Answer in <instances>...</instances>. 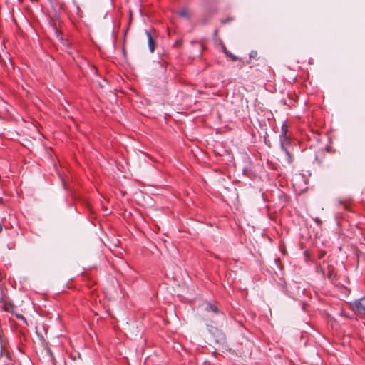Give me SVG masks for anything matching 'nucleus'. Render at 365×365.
Masks as SVG:
<instances>
[{
  "label": "nucleus",
  "mask_w": 365,
  "mask_h": 365,
  "mask_svg": "<svg viewBox=\"0 0 365 365\" xmlns=\"http://www.w3.org/2000/svg\"><path fill=\"white\" fill-rule=\"evenodd\" d=\"M355 311L360 317L365 318V297L361 298L354 302Z\"/></svg>",
  "instance_id": "f257e3e1"
},
{
  "label": "nucleus",
  "mask_w": 365,
  "mask_h": 365,
  "mask_svg": "<svg viewBox=\"0 0 365 365\" xmlns=\"http://www.w3.org/2000/svg\"><path fill=\"white\" fill-rule=\"evenodd\" d=\"M2 309L6 312L15 314V305L7 299H2L1 301Z\"/></svg>",
  "instance_id": "f03ea898"
},
{
  "label": "nucleus",
  "mask_w": 365,
  "mask_h": 365,
  "mask_svg": "<svg viewBox=\"0 0 365 365\" xmlns=\"http://www.w3.org/2000/svg\"><path fill=\"white\" fill-rule=\"evenodd\" d=\"M155 30H150V31H145V34L148 37V46L150 52H153L155 48V42L153 38V34H155Z\"/></svg>",
  "instance_id": "7ed1b4c3"
},
{
  "label": "nucleus",
  "mask_w": 365,
  "mask_h": 365,
  "mask_svg": "<svg viewBox=\"0 0 365 365\" xmlns=\"http://www.w3.org/2000/svg\"><path fill=\"white\" fill-rule=\"evenodd\" d=\"M279 143L281 150L289 148L292 144L291 135H279Z\"/></svg>",
  "instance_id": "20e7f679"
},
{
  "label": "nucleus",
  "mask_w": 365,
  "mask_h": 365,
  "mask_svg": "<svg viewBox=\"0 0 365 365\" xmlns=\"http://www.w3.org/2000/svg\"><path fill=\"white\" fill-rule=\"evenodd\" d=\"M327 157V152L324 150H320L317 153L315 160L319 165H322Z\"/></svg>",
  "instance_id": "39448f33"
},
{
  "label": "nucleus",
  "mask_w": 365,
  "mask_h": 365,
  "mask_svg": "<svg viewBox=\"0 0 365 365\" xmlns=\"http://www.w3.org/2000/svg\"><path fill=\"white\" fill-rule=\"evenodd\" d=\"M205 311L207 312H212L214 314H219L221 312V311L219 309L217 306L215 304H212L210 302H206L205 303Z\"/></svg>",
  "instance_id": "423d86ee"
},
{
  "label": "nucleus",
  "mask_w": 365,
  "mask_h": 365,
  "mask_svg": "<svg viewBox=\"0 0 365 365\" xmlns=\"http://www.w3.org/2000/svg\"><path fill=\"white\" fill-rule=\"evenodd\" d=\"M282 150L285 153L287 163L289 165L292 164L294 162V156L289 151V148H286L285 150Z\"/></svg>",
  "instance_id": "0eeeda50"
},
{
  "label": "nucleus",
  "mask_w": 365,
  "mask_h": 365,
  "mask_svg": "<svg viewBox=\"0 0 365 365\" xmlns=\"http://www.w3.org/2000/svg\"><path fill=\"white\" fill-rule=\"evenodd\" d=\"M178 14L181 17L185 19H190L191 16L190 11L187 8H182L180 10Z\"/></svg>",
  "instance_id": "6e6552de"
},
{
  "label": "nucleus",
  "mask_w": 365,
  "mask_h": 365,
  "mask_svg": "<svg viewBox=\"0 0 365 365\" xmlns=\"http://www.w3.org/2000/svg\"><path fill=\"white\" fill-rule=\"evenodd\" d=\"M279 135H291V133L289 132L288 126L286 124L282 125Z\"/></svg>",
  "instance_id": "1a4fd4ad"
},
{
  "label": "nucleus",
  "mask_w": 365,
  "mask_h": 365,
  "mask_svg": "<svg viewBox=\"0 0 365 365\" xmlns=\"http://www.w3.org/2000/svg\"><path fill=\"white\" fill-rule=\"evenodd\" d=\"M249 61H247V63H250L251 59H258V53L257 51H251V52L249 54Z\"/></svg>",
  "instance_id": "9d476101"
},
{
  "label": "nucleus",
  "mask_w": 365,
  "mask_h": 365,
  "mask_svg": "<svg viewBox=\"0 0 365 365\" xmlns=\"http://www.w3.org/2000/svg\"><path fill=\"white\" fill-rule=\"evenodd\" d=\"M226 57L230 58L231 61H238V60H240V58H238L237 56L233 55L231 52H227V53L225 55Z\"/></svg>",
  "instance_id": "9b49d317"
},
{
  "label": "nucleus",
  "mask_w": 365,
  "mask_h": 365,
  "mask_svg": "<svg viewBox=\"0 0 365 365\" xmlns=\"http://www.w3.org/2000/svg\"><path fill=\"white\" fill-rule=\"evenodd\" d=\"M340 205L343 207V208L346 210H350L349 208V205L344 202L339 201Z\"/></svg>",
  "instance_id": "f8f14e48"
},
{
  "label": "nucleus",
  "mask_w": 365,
  "mask_h": 365,
  "mask_svg": "<svg viewBox=\"0 0 365 365\" xmlns=\"http://www.w3.org/2000/svg\"><path fill=\"white\" fill-rule=\"evenodd\" d=\"M15 315L19 319H23V320H26L25 317L23 315H21V314H16Z\"/></svg>",
  "instance_id": "ddd939ff"
},
{
  "label": "nucleus",
  "mask_w": 365,
  "mask_h": 365,
  "mask_svg": "<svg viewBox=\"0 0 365 365\" xmlns=\"http://www.w3.org/2000/svg\"><path fill=\"white\" fill-rule=\"evenodd\" d=\"M222 51L225 53V55H226L227 53V52H229V51L227 49V48L225 46H222Z\"/></svg>",
  "instance_id": "4468645a"
},
{
  "label": "nucleus",
  "mask_w": 365,
  "mask_h": 365,
  "mask_svg": "<svg viewBox=\"0 0 365 365\" xmlns=\"http://www.w3.org/2000/svg\"><path fill=\"white\" fill-rule=\"evenodd\" d=\"M314 221L318 224V225H321L322 224V220L319 218H315L314 219Z\"/></svg>",
  "instance_id": "2eb2a0df"
},
{
  "label": "nucleus",
  "mask_w": 365,
  "mask_h": 365,
  "mask_svg": "<svg viewBox=\"0 0 365 365\" xmlns=\"http://www.w3.org/2000/svg\"><path fill=\"white\" fill-rule=\"evenodd\" d=\"M3 227L1 224L0 223V233L2 232Z\"/></svg>",
  "instance_id": "dca6fc26"
}]
</instances>
